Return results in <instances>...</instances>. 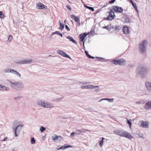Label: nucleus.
I'll return each instance as SVG.
<instances>
[{
    "instance_id": "nucleus-50",
    "label": "nucleus",
    "mask_w": 151,
    "mask_h": 151,
    "mask_svg": "<svg viewBox=\"0 0 151 151\" xmlns=\"http://www.w3.org/2000/svg\"><path fill=\"white\" fill-rule=\"evenodd\" d=\"M7 138V137H4L3 139H2L1 140V141H5L6 140V139Z\"/></svg>"
},
{
    "instance_id": "nucleus-17",
    "label": "nucleus",
    "mask_w": 151,
    "mask_h": 151,
    "mask_svg": "<svg viewBox=\"0 0 151 151\" xmlns=\"http://www.w3.org/2000/svg\"><path fill=\"white\" fill-rule=\"evenodd\" d=\"M145 86L147 90L151 91V83L149 82H146L145 83Z\"/></svg>"
},
{
    "instance_id": "nucleus-28",
    "label": "nucleus",
    "mask_w": 151,
    "mask_h": 151,
    "mask_svg": "<svg viewBox=\"0 0 151 151\" xmlns=\"http://www.w3.org/2000/svg\"><path fill=\"white\" fill-rule=\"evenodd\" d=\"M60 24V27H59V29H60L62 30L64 27V24H62L61 22H59Z\"/></svg>"
},
{
    "instance_id": "nucleus-51",
    "label": "nucleus",
    "mask_w": 151,
    "mask_h": 151,
    "mask_svg": "<svg viewBox=\"0 0 151 151\" xmlns=\"http://www.w3.org/2000/svg\"><path fill=\"white\" fill-rule=\"evenodd\" d=\"M113 3V0H111L109 2V4H112Z\"/></svg>"
},
{
    "instance_id": "nucleus-16",
    "label": "nucleus",
    "mask_w": 151,
    "mask_h": 151,
    "mask_svg": "<svg viewBox=\"0 0 151 151\" xmlns=\"http://www.w3.org/2000/svg\"><path fill=\"white\" fill-rule=\"evenodd\" d=\"M72 147V146L68 145L67 144H65L64 145V146H63L61 147L60 148H57V150H65L66 148H67L69 147Z\"/></svg>"
},
{
    "instance_id": "nucleus-6",
    "label": "nucleus",
    "mask_w": 151,
    "mask_h": 151,
    "mask_svg": "<svg viewBox=\"0 0 151 151\" xmlns=\"http://www.w3.org/2000/svg\"><path fill=\"white\" fill-rule=\"evenodd\" d=\"M32 63V60L31 59L26 60H18L16 62L17 64H29Z\"/></svg>"
},
{
    "instance_id": "nucleus-33",
    "label": "nucleus",
    "mask_w": 151,
    "mask_h": 151,
    "mask_svg": "<svg viewBox=\"0 0 151 151\" xmlns=\"http://www.w3.org/2000/svg\"><path fill=\"white\" fill-rule=\"evenodd\" d=\"M76 132H73L71 133L70 136V137L71 138H73L75 135H76Z\"/></svg>"
},
{
    "instance_id": "nucleus-44",
    "label": "nucleus",
    "mask_w": 151,
    "mask_h": 151,
    "mask_svg": "<svg viewBox=\"0 0 151 151\" xmlns=\"http://www.w3.org/2000/svg\"><path fill=\"white\" fill-rule=\"evenodd\" d=\"M85 54H86V56L87 57H88L89 56L90 57V55H89L88 54V52H87V51H85Z\"/></svg>"
},
{
    "instance_id": "nucleus-25",
    "label": "nucleus",
    "mask_w": 151,
    "mask_h": 151,
    "mask_svg": "<svg viewBox=\"0 0 151 151\" xmlns=\"http://www.w3.org/2000/svg\"><path fill=\"white\" fill-rule=\"evenodd\" d=\"M78 131H80V134H82V132H85L86 131H88V130H86L84 129H81L78 130Z\"/></svg>"
},
{
    "instance_id": "nucleus-40",
    "label": "nucleus",
    "mask_w": 151,
    "mask_h": 151,
    "mask_svg": "<svg viewBox=\"0 0 151 151\" xmlns=\"http://www.w3.org/2000/svg\"><path fill=\"white\" fill-rule=\"evenodd\" d=\"M81 89H87V85L86 86H82L81 87Z\"/></svg>"
},
{
    "instance_id": "nucleus-3",
    "label": "nucleus",
    "mask_w": 151,
    "mask_h": 151,
    "mask_svg": "<svg viewBox=\"0 0 151 151\" xmlns=\"http://www.w3.org/2000/svg\"><path fill=\"white\" fill-rule=\"evenodd\" d=\"M38 104L40 106L44 108H50L54 107L52 104L43 100L38 101Z\"/></svg>"
},
{
    "instance_id": "nucleus-29",
    "label": "nucleus",
    "mask_w": 151,
    "mask_h": 151,
    "mask_svg": "<svg viewBox=\"0 0 151 151\" xmlns=\"http://www.w3.org/2000/svg\"><path fill=\"white\" fill-rule=\"evenodd\" d=\"M31 143L32 144H34L35 143V140L34 137H32L30 139Z\"/></svg>"
},
{
    "instance_id": "nucleus-45",
    "label": "nucleus",
    "mask_w": 151,
    "mask_h": 151,
    "mask_svg": "<svg viewBox=\"0 0 151 151\" xmlns=\"http://www.w3.org/2000/svg\"><path fill=\"white\" fill-rule=\"evenodd\" d=\"M66 7L69 10H71V8L70 5H67Z\"/></svg>"
},
{
    "instance_id": "nucleus-22",
    "label": "nucleus",
    "mask_w": 151,
    "mask_h": 151,
    "mask_svg": "<svg viewBox=\"0 0 151 151\" xmlns=\"http://www.w3.org/2000/svg\"><path fill=\"white\" fill-rule=\"evenodd\" d=\"M66 38L69 40L70 41L73 42V43L77 44V43L76 41L74 40L73 37L70 35L68 36Z\"/></svg>"
},
{
    "instance_id": "nucleus-49",
    "label": "nucleus",
    "mask_w": 151,
    "mask_h": 151,
    "mask_svg": "<svg viewBox=\"0 0 151 151\" xmlns=\"http://www.w3.org/2000/svg\"><path fill=\"white\" fill-rule=\"evenodd\" d=\"M103 140H101L100 141V146H101L103 145Z\"/></svg>"
},
{
    "instance_id": "nucleus-47",
    "label": "nucleus",
    "mask_w": 151,
    "mask_h": 151,
    "mask_svg": "<svg viewBox=\"0 0 151 151\" xmlns=\"http://www.w3.org/2000/svg\"><path fill=\"white\" fill-rule=\"evenodd\" d=\"M16 75L19 78H20L21 77V74L18 72L16 74Z\"/></svg>"
},
{
    "instance_id": "nucleus-46",
    "label": "nucleus",
    "mask_w": 151,
    "mask_h": 151,
    "mask_svg": "<svg viewBox=\"0 0 151 151\" xmlns=\"http://www.w3.org/2000/svg\"><path fill=\"white\" fill-rule=\"evenodd\" d=\"M99 86H98V88H96V89L95 91V92H99Z\"/></svg>"
},
{
    "instance_id": "nucleus-4",
    "label": "nucleus",
    "mask_w": 151,
    "mask_h": 151,
    "mask_svg": "<svg viewBox=\"0 0 151 151\" xmlns=\"http://www.w3.org/2000/svg\"><path fill=\"white\" fill-rule=\"evenodd\" d=\"M147 41L144 40L141 43H140L139 45V50L141 53H144L145 51L146 45L147 44Z\"/></svg>"
},
{
    "instance_id": "nucleus-34",
    "label": "nucleus",
    "mask_w": 151,
    "mask_h": 151,
    "mask_svg": "<svg viewBox=\"0 0 151 151\" xmlns=\"http://www.w3.org/2000/svg\"><path fill=\"white\" fill-rule=\"evenodd\" d=\"M22 98V97L20 96H18L14 97V99L15 100L19 99Z\"/></svg>"
},
{
    "instance_id": "nucleus-53",
    "label": "nucleus",
    "mask_w": 151,
    "mask_h": 151,
    "mask_svg": "<svg viewBox=\"0 0 151 151\" xmlns=\"http://www.w3.org/2000/svg\"><path fill=\"white\" fill-rule=\"evenodd\" d=\"M76 135H80V132H76Z\"/></svg>"
},
{
    "instance_id": "nucleus-60",
    "label": "nucleus",
    "mask_w": 151,
    "mask_h": 151,
    "mask_svg": "<svg viewBox=\"0 0 151 151\" xmlns=\"http://www.w3.org/2000/svg\"><path fill=\"white\" fill-rule=\"evenodd\" d=\"M103 101V100H102V99H101V100H99L98 101V102H101V101Z\"/></svg>"
},
{
    "instance_id": "nucleus-24",
    "label": "nucleus",
    "mask_w": 151,
    "mask_h": 151,
    "mask_svg": "<svg viewBox=\"0 0 151 151\" xmlns=\"http://www.w3.org/2000/svg\"><path fill=\"white\" fill-rule=\"evenodd\" d=\"M87 89H92L96 88H98V86H93L92 85H87Z\"/></svg>"
},
{
    "instance_id": "nucleus-11",
    "label": "nucleus",
    "mask_w": 151,
    "mask_h": 151,
    "mask_svg": "<svg viewBox=\"0 0 151 151\" xmlns=\"http://www.w3.org/2000/svg\"><path fill=\"white\" fill-rule=\"evenodd\" d=\"M87 34L86 33H84L83 34H80L79 35V38L81 40V41L83 42V45H84L85 40L84 39L85 37L87 36Z\"/></svg>"
},
{
    "instance_id": "nucleus-38",
    "label": "nucleus",
    "mask_w": 151,
    "mask_h": 151,
    "mask_svg": "<svg viewBox=\"0 0 151 151\" xmlns=\"http://www.w3.org/2000/svg\"><path fill=\"white\" fill-rule=\"evenodd\" d=\"M121 29V27L119 26L115 27V29L116 30H119Z\"/></svg>"
},
{
    "instance_id": "nucleus-57",
    "label": "nucleus",
    "mask_w": 151,
    "mask_h": 151,
    "mask_svg": "<svg viewBox=\"0 0 151 151\" xmlns=\"http://www.w3.org/2000/svg\"><path fill=\"white\" fill-rule=\"evenodd\" d=\"M108 99V98H104V99H102V100H107V101Z\"/></svg>"
},
{
    "instance_id": "nucleus-8",
    "label": "nucleus",
    "mask_w": 151,
    "mask_h": 151,
    "mask_svg": "<svg viewBox=\"0 0 151 151\" xmlns=\"http://www.w3.org/2000/svg\"><path fill=\"white\" fill-rule=\"evenodd\" d=\"M140 127L145 128H148L149 124L148 122L143 121H140L139 122Z\"/></svg>"
},
{
    "instance_id": "nucleus-20",
    "label": "nucleus",
    "mask_w": 151,
    "mask_h": 151,
    "mask_svg": "<svg viewBox=\"0 0 151 151\" xmlns=\"http://www.w3.org/2000/svg\"><path fill=\"white\" fill-rule=\"evenodd\" d=\"M123 30L124 34H127L129 32V27L127 26H124L123 28Z\"/></svg>"
},
{
    "instance_id": "nucleus-13",
    "label": "nucleus",
    "mask_w": 151,
    "mask_h": 151,
    "mask_svg": "<svg viewBox=\"0 0 151 151\" xmlns=\"http://www.w3.org/2000/svg\"><path fill=\"white\" fill-rule=\"evenodd\" d=\"M57 52L58 54L61 55L62 56L66 57V58H70L69 56L67 55L66 52H65L61 50H57Z\"/></svg>"
},
{
    "instance_id": "nucleus-7",
    "label": "nucleus",
    "mask_w": 151,
    "mask_h": 151,
    "mask_svg": "<svg viewBox=\"0 0 151 151\" xmlns=\"http://www.w3.org/2000/svg\"><path fill=\"white\" fill-rule=\"evenodd\" d=\"M125 60L123 59L120 60H114V64L116 65L119 64L120 65H124L125 64Z\"/></svg>"
},
{
    "instance_id": "nucleus-1",
    "label": "nucleus",
    "mask_w": 151,
    "mask_h": 151,
    "mask_svg": "<svg viewBox=\"0 0 151 151\" xmlns=\"http://www.w3.org/2000/svg\"><path fill=\"white\" fill-rule=\"evenodd\" d=\"M11 83L10 86L13 89L17 91H21L24 88V85L23 83L19 81L14 82L9 81Z\"/></svg>"
},
{
    "instance_id": "nucleus-18",
    "label": "nucleus",
    "mask_w": 151,
    "mask_h": 151,
    "mask_svg": "<svg viewBox=\"0 0 151 151\" xmlns=\"http://www.w3.org/2000/svg\"><path fill=\"white\" fill-rule=\"evenodd\" d=\"M71 17L74 19L76 22L80 21L79 18L78 16H76L74 15H71Z\"/></svg>"
},
{
    "instance_id": "nucleus-2",
    "label": "nucleus",
    "mask_w": 151,
    "mask_h": 151,
    "mask_svg": "<svg viewBox=\"0 0 151 151\" xmlns=\"http://www.w3.org/2000/svg\"><path fill=\"white\" fill-rule=\"evenodd\" d=\"M114 132L117 135L125 137L129 139H131L133 138V136L130 133L124 130H117L114 131Z\"/></svg>"
},
{
    "instance_id": "nucleus-59",
    "label": "nucleus",
    "mask_w": 151,
    "mask_h": 151,
    "mask_svg": "<svg viewBox=\"0 0 151 151\" xmlns=\"http://www.w3.org/2000/svg\"><path fill=\"white\" fill-rule=\"evenodd\" d=\"M108 4H106V5H104L103 6V7H106V6H107V5Z\"/></svg>"
},
{
    "instance_id": "nucleus-41",
    "label": "nucleus",
    "mask_w": 151,
    "mask_h": 151,
    "mask_svg": "<svg viewBox=\"0 0 151 151\" xmlns=\"http://www.w3.org/2000/svg\"><path fill=\"white\" fill-rule=\"evenodd\" d=\"M60 33V32L59 31H57L56 32H54V33H52V35H53V34H57L58 35H59Z\"/></svg>"
},
{
    "instance_id": "nucleus-64",
    "label": "nucleus",
    "mask_w": 151,
    "mask_h": 151,
    "mask_svg": "<svg viewBox=\"0 0 151 151\" xmlns=\"http://www.w3.org/2000/svg\"><path fill=\"white\" fill-rule=\"evenodd\" d=\"M12 151H15V150L14 149H13L12 150Z\"/></svg>"
},
{
    "instance_id": "nucleus-9",
    "label": "nucleus",
    "mask_w": 151,
    "mask_h": 151,
    "mask_svg": "<svg viewBox=\"0 0 151 151\" xmlns=\"http://www.w3.org/2000/svg\"><path fill=\"white\" fill-rule=\"evenodd\" d=\"M51 138L55 142L56 141L60 142L61 140L62 137L60 136L55 135L54 137L52 136L51 137Z\"/></svg>"
},
{
    "instance_id": "nucleus-52",
    "label": "nucleus",
    "mask_w": 151,
    "mask_h": 151,
    "mask_svg": "<svg viewBox=\"0 0 151 151\" xmlns=\"http://www.w3.org/2000/svg\"><path fill=\"white\" fill-rule=\"evenodd\" d=\"M88 58H91V59H94V57L93 56H91V55H90V57L89 56Z\"/></svg>"
},
{
    "instance_id": "nucleus-56",
    "label": "nucleus",
    "mask_w": 151,
    "mask_h": 151,
    "mask_svg": "<svg viewBox=\"0 0 151 151\" xmlns=\"http://www.w3.org/2000/svg\"><path fill=\"white\" fill-rule=\"evenodd\" d=\"M88 110L90 111H92V109H91V108H88Z\"/></svg>"
},
{
    "instance_id": "nucleus-61",
    "label": "nucleus",
    "mask_w": 151,
    "mask_h": 151,
    "mask_svg": "<svg viewBox=\"0 0 151 151\" xmlns=\"http://www.w3.org/2000/svg\"><path fill=\"white\" fill-rule=\"evenodd\" d=\"M84 6L86 8V7H88V6H86V5L84 4Z\"/></svg>"
},
{
    "instance_id": "nucleus-31",
    "label": "nucleus",
    "mask_w": 151,
    "mask_h": 151,
    "mask_svg": "<svg viewBox=\"0 0 151 151\" xmlns=\"http://www.w3.org/2000/svg\"><path fill=\"white\" fill-rule=\"evenodd\" d=\"M78 83L83 84H88L90 83V82H84V81H82V82L79 81L78 82Z\"/></svg>"
},
{
    "instance_id": "nucleus-15",
    "label": "nucleus",
    "mask_w": 151,
    "mask_h": 151,
    "mask_svg": "<svg viewBox=\"0 0 151 151\" xmlns=\"http://www.w3.org/2000/svg\"><path fill=\"white\" fill-rule=\"evenodd\" d=\"M137 70L139 72H145L147 71V69L146 68H144V67H142L141 66L139 67L137 69Z\"/></svg>"
},
{
    "instance_id": "nucleus-37",
    "label": "nucleus",
    "mask_w": 151,
    "mask_h": 151,
    "mask_svg": "<svg viewBox=\"0 0 151 151\" xmlns=\"http://www.w3.org/2000/svg\"><path fill=\"white\" fill-rule=\"evenodd\" d=\"M86 8L90 10H91L92 11H94V8L93 7L88 6V7H86Z\"/></svg>"
},
{
    "instance_id": "nucleus-43",
    "label": "nucleus",
    "mask_w": 151,
    "mask_h": 151,
    "mask_svg": "<svg viewBox=\"0 0 151 151\" xmlns=\"http://www.w3.org/2000/svg\"><path fill=\"white\" fill-rule=\"evenodd\" d=\"M107 101L109 102H112L113 101V99H108Z\"/></svg>"
},
{
    "instance_id": "nucleus-12",
    "label": "nucleus",
    "mask_w": 151,
    "mask_h": 151,
    "mask_svg": "<svg viewBox=\"0 0 151 151\" xmlns=\"http://www.w3.org/2000/svg\"><path fill=\"white\" fill-rule=\"evenodd\" d=\"M22 125H19L18 126L16 127L15 128H14V134H15V136L16 137L17 136V135L16 133V131L17 130V132H18V131H20L22 129Z\"/></svg>"
},
{
    "instance_id": "nucleus-26",
    "label": "nucleus",
    "mask_w": 151,
    "mask_h": 151,
    "mask_svg": "<svg viewBox=\"0 0 151 151\" xmlns=\"http://www.w3.org/2000/svg\"><path fill=\"white\" fill-rule=\"evenodd\" d=\"M12 70H13V69H11L10 68H8V69H5L4 70V71L6 73H12Z\"/></svg>"
},
{
    "instance_id": "nucleus-10",
    "label": "nucleus",
    "mask_w": 151,
    "mask_h": 151,
    "mask_svg": "<svg viewBox=\"0 0 151 151\" xmlns=\"http://www.w3.org/2000/svg\"><path fill=\"white\" fill-rule=\"evenodd\" d=\"M114 10L117 12L122 13L123 12V9L121 7L117 6H114Z\"/></svg>"
},
{
    "instance_id": "nucleus-27",
    "label": "nucleus",
    "mask_w": 151,
    "mask_h": 151,
    "mask_svg": "<svg viewBox=\"0 0 151 151\" xmlns=\"http://www.w3.org/2000/svg\"><path fill=\"white\" fill-rule=\"evenodd\" d=\"M12 39L13 38L12 36L11 35H9V37L8 40L7 41V42L8 43H9L11 42V41L12 40Z\"/></svg>"
},
{
    "instance_id": "nucleus-23",
    "label": "nucleus",
    "mask_w": 151,
    "mask_h": 151,
    "mask_svg": "<svg viewBox=\"0 0 151 151\" xmlns=\"http://www.w3.org/2000/svg\"><path fill=\"white\" fill-rule=\"evenodd\" d=\"M129 1L131 3L133 6L134 7V9H135L136 11L137 12L138 11V9H137V7L136 6V5L135 4V3H134L132 0H129Z\"/></svg>"
},
{
    "instance_id": "nucleus-42",
    "label": "nucleus",
    "mask_w": 151,
    "mask_h": 151,
    "mask_svg": "<svg viewBox=\"0 0 151 151\" xmlns=\"http://www.w3.org/2000/svg\"><path fill=\"white\" fill-rule=\"evenodd\" d=\"M12 73H13V74H15V75H16V74L18 72H17V71H15L13 69V70H12Z\"/></svg>"
},
{
    "instance_id": "nucleus-21",
    "label": "nucleus",
    "mask_w": 151,
    "mask_h": 151,
    "mask_svg": "<svg viewBox=\"0 0 151 151\" xmlns=\"http://www.w3.org/2000/svg\"><path fill=\"white\" fill-rule=\"evenodd\" d=\"M8 88H6L5 86L0 84V90L2 91H5L9 90Z\"/></svg>"
},
{
    "instance_id": "nucleus-62",
    "label": "nucleus",
    "mask_w": 151,
    "mask_h": 151,
    "mask_svg": "<svg viewBox=\"0 0 151 151\" xmlns=\"http://www.w3.org/2000/svg\"><path fill=\"white\" fill-rule=\"evenodd\" d=\"M96 58H100V59H103V58H101L97 57Z\"/></svg>"
},
{
    "instance_id": "nucleus-36",
    "label": "nucleus",
    "mask_w": 151,
    "mask_h": 151,
    "mask_svg": "<svg viewBox=\"0 0 151 151\" xmlns=\"http://www.w3.org/2000/svg\"><path fill=\"white\" fill-rule=\"evenodd\" d=\"M4 17V14L2 13V12L0 11V18H3Z\"/></svg>"
},
{
    "instance_id": "nucleus-30",
    "label": "nucleus",
    "mask_w": 151,
    "mask_h": 151,
    "mask_svg": "<svg viewBox=\"0 0 151 151\" xmlns=\"http://www.w3.org/2000/svg\"><path fill=\"white\" fill-rule=\"evenodd\" d=\"M45 128L43 126H41L40 128V130L41 132H43L44 131H45Z\"/></svg>"
},
{
    "instance_id": "nucleus-58",
    "label": "nucleus",
    "mask_w": 151,
    "mask_h": 151,
    "mask_svg": "<svg viewBox=\"0 0 151 151\" xmlns=\"http://www.w3.org/2000/svg\"><path fill=\"white\" fill-rule=\"evenodd\" d=\"M59 35H60L62 37H63V35L61 33H60Z\"/></svg>"
},
{
    "instance_id": "nucleus-32",
    "label": "nucleus",
    "mask_w": 151,
    "mask_h": 151,
    "mask_svg": "<svg viewBox=\"0 0 151 151\" xmlns=\"http://www.w3.org/2000/svg\"><path fill=\"white\" fill-rule=\"evenodd\" d=\"M63 99V97H60L59 98H58V99H56L54 101L55 102H59L60 101H61Z\"/></svg>"
},
{
    "instance_id": "nucleus-19",
    "label": "nucleus",
    "mask_w": 151,
    "mask_h": 151,
    "mask_svg": "<svg viewBox=\"0 0 151 151\" xmlns=\"http://www.w3.org/2000/svg\"><path fill=\"white\" fill-rule=\"evenodd\" d=\"M145 108L147 110L151 109V102H148L145 104Z\"/></svg>"
},
{
    "instance_id": "nucleus-48",
    "label": "nucleus",
    "mask_w": 151,
    "mask_h": 151,
    "mask_svg": "<svg viewBox=\"0 0 151 151\" xmlns=\"http://www.w3.org/2000/svg\"><path fill=\"white\" fill-rule=\"evenodd\" d=\"M65 29H67V30L68 31H70V29H69V28L68 27V26L67 25H65Z\"/></svg>"
},
{
    "instance_id": "nucleus-54",
    "label": "nucleus",
    "mask_w": 151,
    "mask_h": 151,
    "mask_svg": "<svg viewBox=\"0 0 151 151\" xmlns=\"http://www.w3.org/2000/svg\"><path fill=\"white\" fill-rule=\"evenodd\" d=\"M142 101H137L136 102V103L137 104H140L142 103Z\"/></svg>"
},
{
    "instance_id": "nucleus-35",
    "label": "nucleus",
    "mask_w": 151,
    "mask_h": 151,
    "mask_svg": "<svg viewBox=\"0 0 151 151\" xmlns=\"http://www.w3.org/2000/svg\"><path fill=\"white\" fill-rule=\"evenodd\" d=\"M104 28H105L108 30H111L110 29L111 28V26H105L103 27Z\"/></svg>"
},
{
    "instance_id": "nucleus-63",
    "label": "nucleus",
    "mask_w": 151,
    "mask_h": 151,
    "mask_svg": "<svg viewBox=\"0 0 151 151\" xmlns=\"http://www.w3.org/2000/svg\"><path fill=\"white\" fill-rule=\"evenodd\" d=\"M102 140H104V139H104V138H103V137H102Z\"/></svg>"
},
{
    "instance_id": "nucleus-39",
    "label": "nucleus",
    "mask_w": 151,
    "mask_h": 151,
    "mask_svg": "<svg viewBox=\"0 0 151 151\" xmlns=\"http://www.w3.org/2000/svg\"><path fill=\"white\" fill-rule=\"evenodd\" d=\"M127 122L129 124L130 127H131L132 124L131 120L130 119L129 120H127Z\"/></svg>"
},
{
    "instance_id": "nucleus-14",
    "label": "nucleus",
    "mask_w": 151,
    "mask_h": 151,
    "mask_svg": "<svg viewBox=\"0 0 151 151\" xmlns=\"http://www.w3.org/2000/svg\"><path fill=\"white\" fill-rule=\"evenodd\" d=\"M37 7L39 9H42L44 8L46 9L47 8V6H46L42 4L39 2L37 3Z\"/></svg>"
},
{
    "instance_id": "nucleus-5",
    "label": "nucleus",
    "mask_w": 151,
    "mask_h": 151,
    "mask_svg": "<svg viewBox=\"0 0 151 151\" xmlns=\"http://www.w3.org/2000/svg\"><path fill=\"white\" fill-rule=\"evenodd\" d=\"M113 6H111L109 8L110 11L107 12V14H108V16L107 17L104 18V19L107 20H111L113 19V15L112 13H113Z\"/></svg>"
},
{
    "instance_id": "nucleus-55",
    "label": "nucleus",
    "mask_w": 151,
    "mask_h": 151,
    "mask_svg": "<svg viewBox=\"0 0 151 151\" xmlns=\"http://www.w3.org/2000/svg\"><path fill=\"white\" fill-rule=\"evenodd\" d=\"M77 24L78 26H80V21H79V22H77Z\"/></svg>"
}]
</instances>
